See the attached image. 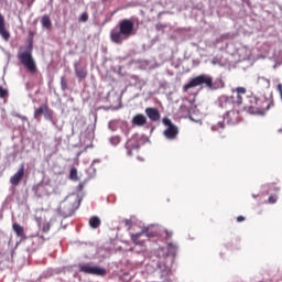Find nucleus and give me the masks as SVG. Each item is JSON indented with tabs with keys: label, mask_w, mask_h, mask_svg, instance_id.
Returning a JSON list of instances; mask_svg holds the SVG:
<instances>
[{
	"label": "nucleus",
	"mask_w": 282,
	"mask_h": 282,
	"mask_svg": "<svg viewBox=\"0 0 282 282\" xmlns=\"http://www.w3.org/2000/svg\"><path fill=\"white\" fill-rule=\"evenodd\" d=\"M119 30H112L110 40L116 45H121L124 41L135 35L134 23L132 20H121L118 23Z\"/></svg>",
	"instance_id": "1"
},
{
	"label": "nucleus",
	"mask_w": 282,
	"mask_h": 282,
	"mask_svg": "<svg viewBox=\"0 0 282 282\" xmlns=\"http://www.w3.org/2000/svg\"><path fill=\"white\" fill-rule=\"evenodd\" d=\"M19 62L30 72V74L36 73V63L33 58V43L30 42L26 46H20L18 53Z\"/></svg>",
	"instance_id": "2"
},
{
	"label": "nucleus",
	"mask_w": 282,
	"mask_h": 282,
	"mask_svg": "<svg viewBox=\"0 0 282 282\" xmlns=\"http://www.w3.org/2000/svg\"><path fill=\"white\" fill-rule=\"evenodd\" d=\"M273 102L268 98H258L256 96L249 97V105L247 106L248 113L263 116L270 110Z\"/></svg>",
	"instance_id": "3"
},
{
	"label": "nucleus",
	"mask_w": 282,
	"mask_h": 282,
	"mask_svg": "<svg viewBox=\"0 0 282 282\" xmlns=\"http://www.w3.org/2000/svg\"><path fill=\"white\" fill-rule=\"evenodd\" d=\"M246 93L247 89L245 87H237L236 89H232V95L230 97L221 96L219 98L220 107L224 108V104L232 105V107H240L243 105V96H246Z\"/></svg>",
	"instance_id": "4"
},
{
	"label": "nucleus",
	"mask_w": 282,
	"mask_h": 282,
	"mask_svg": "<svg viewBox=\"0 0 282 282\" xmlns=\"http://www.w3.org/2000/svg\"><path fill=\"white\" fill-rule=\"evenodd\" d=\"M202 85H205V87H208L209 89H214L213 78L206 75H199L194 77L192 80L188 82V84H185L183 89L187 91L193 87H198Z\"/></svg>",
	"instance_id": "5"
},
{
	"label": "nucleus",
	"mask_w": 282,
	"mask_h": 282,
	"mask_svg": "<svg viewBox=\"0 0 282 282\" xmlns=\"http://www.w3.org/2000/svg\"><path fill=\"white\" fill-rule=\"evenodd\" d=\"M162 123L166 127L164 130V137L166 140H175L180 134V129L170 119H162Z\"/></svg>",
	"instance_id": "6"
},
{
	"label": "nucleus",
	"mask_w": 282,
	"mask_h": 282,
	"mask_svg": "<svg viewBox=\"0 0 282 282\" xmlns=\"http://www.w3.org/2000/svg\"><path fill=\"white\" fill-rule=\"evenodd\" d=\"M79 271L86 274L95 275V276H106L107 274L106 269L99 265H89V264L79 265Z\"/></svg>",
	"instance_id": "7"
},
{
	"label": "nucleus",
	"mask_w": 282,
	"mask_h": 282,
	"mask_svg": "<svg viewBox=\"0 0 282 282\" xmlns=\"http://www.w3.org/2000/svg\"><path fill=\"white\" fill-rule=\"evenodd\" d=\"M57 212L61 216H64V217H72L73 214H74V204L73 202L70 200H63L58 208H57Z\"/></svg>",
	"instance_id": "8"
},
{
	"label": "nucleus",
	"mask_w": 282,
	"mask_h": 282,
	"mask_svg": "<svg viewBox=\"0 0 282 282\" xmlns=\"http://www.w3.org/2000/svg\"><path fill=\"white\" fill-rule=\"evenodd\" d=\"M225 120L231 126L238 124L241 120L240 111L238 109L227 111L224 116V121Z\"/></svg>",
	"instance_id": "9"
},
{
	"label": "nucleus",
	"mask_w": 282,
	"mask_h": 282,
	"mask_svg": "<svg viewBox=\"0 0 282 282\" xmlns=\"http://www.w3.org/2000/svg\"><path fill=\"white\" fill-rule=\"evenodd\" d=\"M24 164H21L19 171L15 172L14 175L10 177V184L13 186H19L20 182H22L24 177Z\"/></svg>",
	"instance_id": "10"
},
{
	"label": "nucleus",
	"mask_w": 282,
	"mask_h": 282,
	"mask_svg": "<svg viewBox=\"0 0 282 282\" xmlns=\"http://www.w3.org/2000/svg\"><path fill=\"white\" fill-rule=\"evenodd\" d=\"M148 232H149V229L145 227L140 232L132 234V236H130V240L132 241V243L142 247L144 245V240H140V239L143 235H148Z\"/></svg>",
	"instance_id": "11"
},
{
	"label": "nucleus",
	"mask_w": 282,
	"mask_h": 282,
	"mask_svg": "<svg viewBox=\"0 0 282 282\" xmlns=\"http://www.w3.org/2000/svg\"><path fill=\"white\" fill-rule=\"evenodd\" d=\"M0 36H2L4 41H9L11 39V33H9L6 28V19L2 14H0Z\"/></svg>",
	"instance_id": "12"
},
{
	"label": "nucleus",
	"mask_w": 282,
	"mask_h": 282,
	"mask_svg": "<svg viewBox=\"0 0 282 282\" xmlns=\"http://www.w3.org/2000/svg\"><path fill=\"white\" fill-rule=\"evenodd\" d=\"M145 115L149 117V119L152 122H158L161 118L160 111L158 110V108H145Z\"/></svg>",
	"instance_id": "13"
},
{
	"label": "nucleus",
	"mask_w": 282,
	"mask_h": 282,
	"mask_svg": "<svg viewBox=\"0 0 282 282\" xmlns=\"http://www.w3.org/2000/svg\"><path fill=\"white\" fill-rule=\"evenodd\" d=\"M132 124L137 127H143L147 124V117L144 115H137L132 119Z\"/></svg>",
	"instance_id": "14"
},
{
	"label": "nucleus",
	"mask_w": 282,
	"mask_h": 282,
	"mask_svg": "<svg viewBox=\"0 0 282 282\" xmlns=\"http://www.w3.org/2000/svg\"><path fill=\"white\" fill-rule=\"evenodd\" d=\"M12 228L18 238L21 240L25 239L24 228L22 226H20L18 223H13Z\"/></svg>",
	"instance_id": "15"
},
{
	"label": "nucleus",
	"mask_w": 282,
	"mask_h": 282,
	"mask_svg": "<svg viewBox=\"0 0 282 282\" xmlns=\"http://www.w3.org/2000/svg\"><path fill=\"white\" fill-rule=\"evenodd\" d=\"M47 113H50V108L45 104V105L40 106V108H37L34 111V118L39 119L42 115H47Z\"/></svg>",
	"instance_id": "16"
},
{
	"label": "nucleus",
	"mask_w": 282,
	"mask_h": 282,
	"mask_svg": "<svg viewBox=\"0 0 282 282\" xmlns=\"http://www.w3.org/2000/svg\"><path fill=\"white\" fill-rule=\"evenodd\" d=\"M101 224H102V221L100 220V218L98 216L90 217V219H89V226L91 229H98Z\"/></svg>",
	"instance_id": "17"
},
{
	"label": "nucleus",
	"mask_w": 282,
	"mask_h": 282,
	"mask_svg": "<svg viewBox=\"0 0 282 282\" xmlns=\"http://www.w3.org/2000/svg\"><path fill=\"white\" fill-rule=\"evenodd\" d=\"M224 130H225V122H224V120L218 121V123H214V124L210 127V131H213V132L223 133Z\"/></svg>",
	"instance_id": "18"
},
{
	"label": "nucleus",
	"mask_w": 282,
	"mask_h": 282,
	"mask_svg": "<svg viewBox=\"0 0 282 282\" xmlns=\"http://www.w3.org/2000/svg\"><path fill=\"white\" fill-rule=\"evenodd\" d=\"M41 23H42V26L45 28L46 30L52 29V21L50 19V15H43Z\"/></svg>",
	"instance_id": "19"
},
{
	"label": "nucleus",
	"mask_w": 282,
	"mask_h": 282,
	"mask_svg": "<svg viewBox=\"0 0 282 282\" xmlns=\"http://www.w3.org/2000/svg\"><path fill=\"white\" fill-rule=\"evenodd\" d=\"M258 85L268 89L271 87V82L267 78H263V77H259L258 78Z\"/></svg>",
	"instance_id": "20"
},
{
	"label": "nucleus",
	"mask_w": 282,
	"mask_h": 282,
	"mask_svg": "<svg viewBox=\"0 0 282 282\" xmlns=\"http://www.w3.org/2000/svg\"><path fill=\"white\" fill-rule=\"evenodd\" d=\"M75 75H77L78 79L87 78V70L84 68H75Z\"/></svg>",
	"instance_id": "21"
},
{
	"label": "nucleus",
	"mask_w": 282,
	"mask_h": 282,
	"mask_svg": "<svg viewBox=\"0 0 282 282\" xmlns=\"http://www.w3.org/2000/svg\"><path fill=\"white\" fill-rule=\"evenodd\" d=\"M69 180L77 182L78 181V172L76 167L70 169L69 171Z\"/></svg>",
	"instance_id": "22"
},
{
	"label": "nucleus",
	"mask_w": 282,
	"mask_h": 282,
	"mask_svg": "<svg viewBox=\"0 0 282 282\" xmlns=\"http://www.w3.org/2000/svg\"><path fill=\"white\" fill-rule=\"evenodd\" d=\"M176 246L173 243H167V253H170L171 256H175L176 253Z\"/></svg>",
	"instance_id": "23"
},
{
	"label": "nucleus",
	"mask_w": 282,
	"mask_h": 282,
	"mask_svg": "<svg viewBox=\"0 0 282 282\" xmlns=\"http://www.w3.org/2000/svg\"><path fill=\"white\" fill-rule=\"evenodd\" d=\"M59 86L62 87L63 91H66L68 89V87H67V79L65 77H62L59 79Z\"/></svg>",
	"instance_id": "24"
},
{
	"label": "nucleus",
	"mask_w": 282,
	"mask_h": 282,
	"mask_svg": "<svg viewBox=\"0 0 282 282\" xmlns=\"http://www.w3.org/2000/svg\"><path fill=\"white\" fill-rule=\"evenodd\" d=\"M88 19H89L88 13H87V12H84V13H82V15H80V18H79V22H82V23H87V22H88Z\"/></svg>",
	"instance_id": "25"
},
{
	"label": "nucleus",
	"mask_w": 282,
	"mask_h": 282,
	"mask_svg": "<svg viewBox=\"0 0 282 282\" xmlns=\"http://www.w3.org/2000/svg\"><path fill=\"white\" fill-rule=\"evenodd\" d=\"M120 141H121L120 137H111L110 139V142L113 145L120 144Z\"/></svg>",
	"instance_id": "26"
},
{
	"label": "nucleus",
	"mask_w": 282,
	"mask_h": 282,
	"mask_svg": "<svg viewBox=\"0 0 282 282\" xmlns=\"http://www.w3.org/2000/svg\"><path fill=\"white\" fill-rule=\"evenodd\" d=\"M8 96V90L0 86V98H6Z\"/></svg>",
	"instance_id": "27"
},
{
	"label": "nucleus",
	"mask_w": 282,
	"mask_h": 282,
	"mask_svg": "<svg viewBox=\"0 0 282 282\" xmlns=\"http://www.w3.org/2000/svg\"><path fill=\"white\" fill-rule=\"evenodd\" d=\"M278 196H269V204H276Z\"/></svg>",
	"instance_id": "28"
},
{
	"label": "nucleus",
	"mask_w": 282,
	"mask_h": 282,
	"mask_svg": "<svg viewBox=\"0 0 282 282\" xmlns=\"http://www.w3.org/2000/svg\"><path fill=\"white\" fill-rule=\"evenodd\" d=\"M155 29L156 31H162L165 29V24H162V23L155 24Z\"/></svg>",
	"instance_id": "29"
},
{
	"label": "nucleus",
	"mask_w": 282,
	"mask_h": 282,
	"mask_svg": "<svg viewBox=\"0 0 282 282\" xmlns=\"http://www.w3.org/2000/svg\"><path fill=\"white\" fill-rule=\"evenodd\" d=\"M245 220H246V218L243 216H238L237 217V223H242Z\"/></svg>",
	"instance_id": "30"
},
{
	"label": "nucleus",
	"mask_w": 282,
	"mask_h": 282,
	"mask_svg": "<svg viewBox=\"0 0 282 282\" xmlns=\"http://www.w3.org/2000/svg\"><path fill=\"white\" fill-rule=\"evenodd\" d=\"M165 234H166L167 238H172L173 237V231L165 230Z\"/></svg>",
	"instance_id": "31"
},
{
	"label": "nucleus",
	"mask_w": 282,
	"mask_h": 282,
	"mask_svg": "<svg viewBox=\"0 0 282 282\" xmlns=\"http://www.w3.org/2000/svg\"><path fill=\"white\" fill-rule=\"evenodd\" d=\"M278 91L282 94V84H278Z\"/></svg>",
	"instance_id": "32"
},
{
	"label": "nucleus",
	"mask_w": 282,
	"mask_h": 282,
	"mask_svg": "<svg viewBox=\"0 0 282 282\" xmlns=\"http://www.w3.org/2000/svg\"><path fill=\"white\" fill-rule=\"evenodd\" d=\"M128 156H132V151L128 150Z\"/></svg>",
	"instance_id": "33"
},
{
	"label": "nucleus",
	"mask_w": 282,
	"mask_h": 282,
	"mask_svg": "<svg viewBox=\"0 0 282 282\" xmlns=\"http://www.w3.org/2000/svg\"><path fill=\"white\" fill-rule=\"evenodd\" d=\"M281 101H282V93H280Z\"/></svg>",
	"instance_id": "34"
},
{
	"label": "nucleus",
	"mask_w": 282,
	"mask_h": 282,
	"mask_svg": "<svg viewBox=\"0 0 282 282\" xmlns=\"http://www.w3.org/2000/svg\"><path fill=\"white\" fill-rule=\"evenodd\" d=\"M127 225H130V221H129V220H127Z\"/></svg>",
	"instance_id": "35"
},
{
	"label": "nucleus",
	"mask_w": 282,
	"mask_h": 282,
	"mask_svg": "<svg viewBox=\"0 0 282 282\" xmlns=\"http://www.w3.org/2000/svg\"><path fill=\"white\" fill-rule=\"evenodd\" d=\"M275 191H279V187H278V188H275Z\"/></svg>",
	"instance_id": "36"
}]
</instances>
